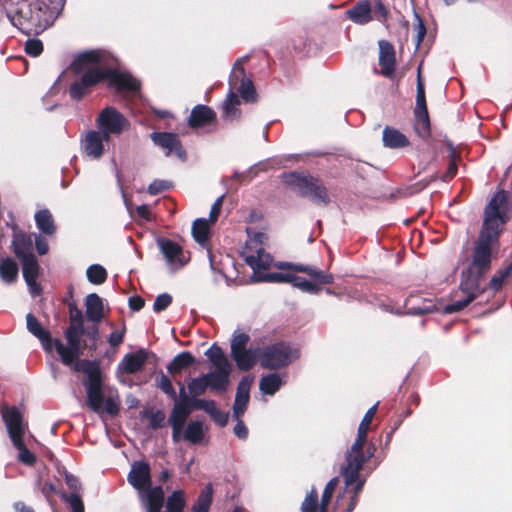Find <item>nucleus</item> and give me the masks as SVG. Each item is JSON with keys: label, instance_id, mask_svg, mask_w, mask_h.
I'll list each match as a JSON object with an SVG mask.
<instances>
[{"label": "nucleus", "instance_id": "1", "mask_svg": "<svg viewBox=\"0 0 512 512\" xmlns=\"http://www.w3.org/2000/svg\"><path fill=\"white\" fill-rule=\"evenodd\" d=\"M83 334V330L68 327L65 332L68 346L56 339L53 340V347L60 355L63 364H74L75 371L83 372L87 376L88 382L84 383L87 406L101 417L104 414L115 416L120 410V398L117 391L104 390L99 364L96 361L86 359L74 363L81 353V337Z\"/></svg>", "mask_w": 512, "mask_h": 512}, {"label": "nucleus", "instance_id": "2", "mask_svg": "<svg viewBox=\"0 0 512 512\" xmlns=\"http://www.w3.org/2000/svg\"><path fill=\"white\" fill-rule=\"evenodd\" d=\"M107 55L101 50H88L80 53L71 63L75 73L83 72L81 78L73 82L69 89L70 97L80 100L90 90L104 79L109 85L119 91L137 93L140 82L130 73L120 72L106 66Z\"/></svg>", "mask_w": 512, "mask_h": 512}, {"label": "nucleus", "instance_id": "3", "mask_svg": "<svg viewBox=\"0 0 512 512\" xmlns=\"http://www.w3.org/2000/svg\"><path fill=\"white\" fill-rule=\"evenodd\" d=\"M507 200L504 191L498 192L487 204L482 230L473 250L472 262L468 269L485 274L491 265L492 248L498 242L502 225L505 223L503 205Z\"/></svg>", "mask_w": 512, "mask_h": 512}, {"label": "nucleus", "instance_id": "4", "mask_svg": "<svg viewBox=\"0 0 512 512\" xmlns=\"http://www.w3.org/2000/svg\"><path fill=\"white\" fill-rule=\"evenodd\" d=\"M263 233H257L241 251L245 263L253 270L252 282L290 283L292 274L281 272H266L272 265L273 259L262 247Z\"/></svg>", "mask_w": 512, "mask_h": 512}, {"label": "nucleus", "instance_id": "5", "mask_svg": "<svg viewBox=\"0 0 512 512\" xmlns=\"http://www.w3.org/2000/svg\"><path fill=\"white\" fill-rule=\"evenodd\" d=\"M128 483L138 491L139 500L146 512H161L165 501L161 486H152L151 469L146 461H135L127 475Z\"/></svg>", "mask_w": 512, "mask_h": 512}, {"label": "nucleus", "instance_id": "6", "mask_svg": "<svg viewBox=\"0 0 512 512\" xmlns=\"http://www.w3.org/2000/svg\"><path fill=\"white\" fill-rule=\"evenodd\" d=\"M3 422L13 446L18 450V460L32 466L36 462L35 455L29 451L24 443L28 431V424L24 421L22 413L15 406H4L1 411Z\"/></svg>", "mask_w": 512, "mask_h": 512}, {"label": "nucleus", "instance_id": "7", "mask_svg": "<svg viewBox=\"0 0 512 512\" xmlns=\"http://www.w3.org/2000/svg\"><path fill=\"white\" fill-rule=\"evenodd\" d=\"M283 182L301 196L308 197L312 202L327 206L330 197L327 188L321 181L309 173L292 171L282 175Z\"/></svg>", "mask_w": 512, "mask_h": 512}, {"label": "nucleus", "instance_id": "8", "mask_svg": "<svg viewBox=\"0 0 512 512\" xmlns=\"http://www.w3.org/2000/svg\"><path fill=\"white\" fill-rule=\"evenodd\" d=\"M299 350L286 342H278L261 349L260 364L267 369H280L298 359Z\"/></svg>", "mask_w": 512, "mask_h": 512}, {"label": "nucleus", "instance_id": "9", "mask_svg": "<svg viewBox=\"0 0 512 512\" xmlns=\"http://www.w3.org/2000/svg\"><path fill=\"white\" fill-rule=\"evenodd\" d=\"M65 0L33 1V17L31 18L30 34H39L50 27L63 8Z\"/></svg>", "mask_w": 512, "mask_h": 512}, {"label": "nucleus", "instance_id": "10", "mask_svg": "<svg viewBox=\"0 0 512 512\" xmlns=\"http://www.w3.org/2000/svg\"><path fill=\"white\" fill-rule=\"evenodd\" d=\"M8 21L19 30L30 34L31 18L33 17V2L24 0H0Z\"/></svg>", "mask_w": 512, "mask_h": 512}, {"label": "nucleus", "instance_id": "11", "mask_svg": "<svg viewBox=\"0 0 512 512\" xmlns=\"http://www.w3.org/2000/svg\"><path fill=\"white\" fill-rule=\"evenodd\" d=\"M96 125L106 142L111 135H120L130 127V121L115 107H105L96 118Z\"/></svg>", "mask_w": 512, "mask_h": 512}, {"label": "nucleus", "instance_id": "12", "mask_svg": "<svg viewBox=\"0 0 512 512\" xmlns=\"http://www.w3.org/2000/svg\"><path fill=\"white\" fill-rule=\"evenodd\" d=\"M363 448V444L355 446L354 442L346 452L345 465L341 467V474L346 487L353 485V483L358 479L363 465L367 462V457Z\"/></svg>", "mask_w": 512, "mask_h": 512}, {"label": "nucleus", "instance_id": "13", "mask_svg": "<svg viewBox=\"0 0 512 512\" xmlns=\"http://www.w3.org/2000/svg\"><path fill=\"white\" fill-rule=\"evenodd\" d=\"M415 131L426 138L430 133V121L426 106L425 89L421 80L420 67L418 68L417 86H416V106H415Z\"/></svg>", "mask_w": 512, "mask_h": 512}, {"label": "nucleus", "instance_id": "14", "mask_svg": "<svg viewBox=\"0 0 512 512\" xmlns=\"http://www.w3.org/2000/svg\"><path fill=\"white\" fill-rule=\"evenodd\" d=\"M248 59L249 56H243L235 62L232 74L230 75L229 83L230 86H234L240 79V86L238 88V91L240 93L241 98L246 102H254L257 98L256 90L252 80L246 78L245 70L243 67V64L247 62Z\"/></svg>", "mask_w": 512, "mask_h": 512}, {"label": "nucleus", "instance_id": "15", "mask_svg": "<svg viewBox=\"0 0 512 512\" xmlns=\"http://www.w3.org/2000/svg\"><path fill=\"white\" fill-rule=\"evenodd\" d=\"M157 244L171 272L185 266L187 260L179 244L169 239H158Z\"/></svg>", "mask_w": 512, "mask_h": 512}, {"label": "nucleus", "instance_id": "16", "mask_svg": "<svg viewBox=\"0 0 512 512\" xmlns=\"http://www.w3.org/2000/svg\"><path fill=\"white\" fill-rule=\"evenodd\" d=\"M150 138L155 145L166 151V156L175 153L179 158H185V150L183 149L181 142L176 134L168 132H153L150 134Z\"/></svg>", "mask_w": 512, "mask_h": 512}, {"label": "nucleus", "instance_id": "17", "mask_svg": "<svg viewBox=\"0 0 512 512\" xmlns=\"http://www.w3.org/2000/svg\"><path fill=\"white\" fill-rule=\"evenodd\" d=\"M484 274H480L475 271L468 269L462 272V278L459 285V290L463 295L471 296L472 299H476L478 296L485 292V288L481 287L480 280Z\"/></svg>", "mask_w": 512, "mask_h": 512}, {"label": "nucleus", "instance_id": "18", "mask_svg": "<svg viewBox=\"0 0 512 512\" xmlns=\"http://www.w3.org/2000/svg\"><path fill=\"white\" fill-rule=\"evenodd\" d=\"M250 387L251 380H249L246 377L242 378L237 385L232 415L234 420H239V418H241L244 415L247 409L250 399Z\"/></svg>", "mask_w": 512, "mask_h": 512}, {"label": "nucleus", "instance_id": "19", "mask_svg": "<svg viewBox=\"0 0 512 512\" xmlns=\"http://www.w3.org/2000/svg\"><path fill=\"white\" fill-rule=\"evenodd\" d=\"M379 65L381 74L391 78L395 72V51L393 46L385 40L379 41Z\"/></svg>", "mask_w": 512, "mask_h": 512}, {"label": "nucleus", "instance_id": "20", "mask_svg": "<svg viewBox=\"0 0 512 512\" xmlns=\"http://www.w3.org/2000/svg\"><path fill=\"white\" fill-rule=\"evenodd\" d=\"M148 359V353L144 349H139L134 353L126 354L119 363L118 369L127 373L134 374L142 370Z\"/></svg>", "mask_w": 512, "mask_h": 512}, {"label": "nucleus", "instance_id": "21", "mask_svg": "<svg viewBox=\"0 0 512 512\" xmlns=\"http://www.w3.org/2000/svg\"><path fill=\"white\" fill-rule=\"evenodd\" d=\"M260 348H247L230 353L240 371H249L260 360Z\"/></svg>", "mask_w": 512, "mask_h": 512}, {"label": "nucleus", "instance_id": "22", "mask_svg": "<svg viewBox=\"0 0 512 512\" xmlns=\"http://www.w3.org/2000/svg\"><path fill=\"white\" fill-rule=\"evenodd\" d=\"M27 330L39 339L45 351L51 352L53 349V340L49 331L43 328L39 320L31 313L26 315Z\"/></svg>", "mask_w": 512, "mask_h": 512}, {"label": "nucleus", "instance_id": "23", "mask_svg": "<svg viewBox=\"0 0 512 512\" xmlns=\"http://www.w3.org/2000/svg\"><path fill=\"white\" fill-rule=\"evenodd\" d=\"M103 142H106V139L100 131H89L83 141L84 152L93 159H99L104 153Z\"/></svg>", "mask_w": 512, "mask_h": 512}, {"label": "nucleus", "instance_id": "24", "mask_svg": "<svg viewBox=\"0 0 512 512\" xmlns=\"http://www.w3.org/2000/svg\"><path fill=\"white\" fill-rule=\"evenodd\" d=\"M232 370L228 368H215L214 371L206 373L209 389L215 392H225L230 383Z\"/></svg>", "mask_w": 512, "mask_h": 512}, {"label": "nucleus", "instance_id": "25", "mask_svg": "<svg viewBox=\"0 0 512 512\" xmlns=\"http://www.w3.org/2000/svg\"><path fill=\"white\" fill-rule=\"evenodd\" d=\"M12 247L14 254L20 261L35 256L33 253L32 237L25 233H14Z\"/></svg>", "mask_w": 512, "mask_h": 512}, {"label": "nucleus", "instance_id": "26", "mask_svg": "<svg viewBox=\"0 0 512 512\" xmlns=\"http://www.w3.org/2000/svg\"><path fill=\"white\" fill-rule=\"evenodd\" d=\"M348 18L355 24L365 25L373 20L372 6L369 0H359L347 12Z\"/></svg>", "mask_w": 512, "mask_h": 512}, {"label": "nucleus", "instance_id": "27", "mask_svg": "<svg viewBox=\"0 0 512 512\" xmlns=\"http://www.w3.org/2000/svg\"><path fill=\"white\" fill-rule=\"evenodd\" d=\"M86 317L89 321L99 323L104 317V306L102 298L96 294L91 293L85 299Z\"/></svg>", "mask_w": 512, "mask_h": 512}, {"label": "nucleus", "instance_id": "28", "mask_svg": "<svg viewBox=\"0 0 512 512\" xmlns=\"http://www.w3.org/2000/svg\"><path fill=\"white\" fill-rule=\"evenodd\" d=\"M404 309V313L409 315L428 314L437 310L432 301L421 299L416 296H411L406 300Z\"/></svg>", "mask_w": 512, "mask_h": 512}, {"label": "nucleus", "instance_id": "29", "mask_svg": "<svg viewBox=\"0 0 512 512\" xmlns=\"http://www.w3.org/2000/svg\"><path fill=\"white\" fill-rule=\"evenodd\" d=\"M215 112L206 105H196L190 114L188 123L192 128L210 124L215 119Z\"/></svg>", "mask_w": 512, "mask_h": 512}, {"label": "nucleus", "instance_id": "30", "mask_svg": "<svg viewBox=\"0 0 512 512\" xmlns=\"http://www.w3.org/2000/svg\"><path fill=\"white\" fill-rule=\"evenodd\" d=\"M19 267L17 262L10 258L4 257L0 259V279L7 285L17 281Z\"/></svg>", "mask_w": 512, "mask_h": 512}, {"label": "nucleus", "instance_id": "31", "mask_svg": "<svg viewBox=\"0 0 512 512\" xmlns=\"http://www.w3.org/2000/svg\"><path fill=\"white\" fill-rule=\"evenodd\" d=\"M382 138L384 146L392 149L402 148L409 144V141L404 134L391 127L384 128Z\"/></svg>", "mask_w": 512, "mask_h": 512}, {"label": "nucleus", "instance_id": "32", "mask_svg": "<svg viewBox=\"0 0 512 512\" xmlns=\"http://www.w3.org/2000/svg\"><path fill=\"white\" fill-rule=\"evenodd\" d=\"M35 223L40 232L45 235H52L56 231V225L51 212L48 209H41L34 215Z\"/></svg>", "mask_w": 512, "mask_h": 512}, {"label": "nucleus", "instance_id": "33", "mask_svg": "<svg viewBox=\"0 0 512 512\" xmlns=\"http://www.w3.org/2000/svg\"><path fill=\"white\" fill-rule=\"evenodd\" d=\"M192 410L195 409L192 408L191 403L175 402L169 416V423L184 427L185 422Z\"/></svg>", "mask_w": 512, "mask_h": 512}, {"label": "nucleus", "instance_id": "34", "mask_svg": "<svg viewBox=\"0 0 512 512\" xmlns=\"http://www.w3.org/2000/svg\"><path fill=\"white\" fill-rule=\"evenodd\" d=\"M284 383L282 377L277 373L263 376L259 381V389L265 395H274Z\"/></svg>", "mask_w": 512, "mask_h": 512}, {"label": "nucleus", "instance_id": "35", "mask_svg": "<svg viewBox=\"0 0 512 512\" xmlns=\"http://www.w3.org/2000/svg\"><path fill=\"white\" fill-rule=\"evenodd\" d=\"M205 356L209 359L214 368L233 369L232 364L229 362L222 348L217 344H213L208 350H206Z\"/></svg>", "mask_w": 512, "mask_h": 512}, {"label": "nucleus", "instance_id": "36", "mask_svg": "<svg viewBox=\"0 0 512 512\" xmlns=\"http://www.w3.org/2000/svg\"><path fill=\"white\" fill-rule=\"evenodd\" d=\"M194 362L195 358L190 352H181L168 364L167 370L170 374H177L191 366Z\"/></svg>", "mask_w": 512, "mask_h": 512}, {"label": "nucleus", "instance_id": "37", "mask_svg": "<svg viewBox=\"0 0 512 512\" xmlns=\"http://www.w3.org/2000/svg\"><path fill=\"white\" fill-rule=\"evenodd\" d=\"M377 409V404L370 407L367 412L365 413L363 419L361 420L358 431H357V437L355 439V446H358V444L365 445L367 440V433L372 421V418L374 417Z\"/></svg>", "mask_w": 512, "mask_h": 512}, {"label": "nucleus", "instance_id": "38", "mask_svg": "<svg viewBox=\"0 0 512 512\" xmlns=\"http://www.w3.org/2000/svg\"><path fill=\"white\" fill-rule=\"evenodd\" d=\"M194 240L201 246H205L209 237V221L204 218L196 219L192 224Z\"/></svg>", "mask_w": 512, "mask_h": 512}, {"label": "nucleus", "instance_id": "39", "mask_svg": "<svg viewBox=\"0 0 512 512\" xmlns=\"http://www.w3.org/2000/svg\"><path fill=\"white\" fill-rule=\"evenodd\" d=\"M239 104L238 96L230 89L222 106L224 116L230 120L239 118L240 110L237 108Z\"/></svg>", "mask_w": 512, "mask_h": 512}, {"label": "nucleus", "instance_id": "40", "mask_svg": "<svg viewBox=\"0 0 512 512\" xmlns=\"http://www.w3.org/2000/svg\"><path fill=\"white\" fill-rule=\"evenodd\" d=\"M213 487L207 484L192 507V512H208L212 503Z\"/></svg>", "mask_w": 512, "mask_h": 512}, {"label": "nucleus", "instance_id": "41", "mask_svg": "<svg viewBox=\"0 0 512 512\" xmlns=\"http://www.w3.org/2000/svg\"><path fill=\"white\" fill-rule=\"evenodd\" d=\"M203 437L204 429L200 421H191L183 433V438L192 444L200 443Z\"/></svg>", "mask_w": 512, "mask_h": 512}, {"label": "nucleus", "instance_id": "42", "mask_svg": "<svg viewBox=\"0 0 512 512\" xmlns=\"http://www.w3.org/2000/svg\"><path fill=\"white\" fill-rule=\"evenodd\" d=\"M185 507V496L182 490H176L168 496L166 511L161 512H182Z\"/></svg>", "mask_w": 512, "mask_h": 512}, {"label": "nucleus", "instance_id": "43", "mask_svg": "<svg viewBox=\"0 0 512 512\" xmlns=\"http://www.w3.org/2000/svg\"><path fill=\"white\" fill-rule=\"evenodd\" d=\"M208 388V382L205 374L192 378L188 383V391L191 399H199L198 396L203 395Z\"/></svg>", "mask_w": 512, "mask_h": 512}, {"label": "nucleus", "instance_id": "44", "mask_svg": "<svg viewBox=\"0 0 512 512\" xmlns=\"http://www.w3.org/2000/svg\"><path fill=\"white\" fill-rule=\"evenodd\" d=\"M155 386L160 389L164 394H166L168 397L176 401L177 394L173 387V384L170 380V378L165 375L162 371L157 373L156 379H155Z\"/></svg>", "mask_w": 512, "mask_h": 512}, {"label": "nucleus", "instance_id": "45", "mask_svg": "<svg viewBox=\"0 0 512 512\" xmlns=\"http://www.w3.org/2000/svg\"><path fill=\"white\" fill-rule=\"evenodd\" d=\"M86 276L90 283L100 285L106 281L107 271L99 264H92L87 268Z\"/></svg>", "mask_w": 512, "mask_h": 512}, {"label": "nucleus", "instance_id": "46", "mask_svg": "<svg viewBox=\"0 0 512 512\" xmlns=\"http://www.w3.org/2000/svg\"><path fill=\"white\" fill-rule=\"evenodd\" d=\"M290 284H292L293 287L298 288L299 290L308 294H318L321 290L319 285L294 274H292Z\"/></svg>", "mask_w": 512, "mask_h": 512}, {"label": "nucleus", "instance_id": "47", "mask_svg": "<svg viewBox=\"0 0 512 512\" xmlns=\"http://www.w3.org/2000/svg\"><path fill=\"white\" fill-rule=\"evenodd\" d=\"M22 264V274L24 279L38 278L40 266L36 256L20 261Z\"/></svg>", "mask_w": 512, "mask_h": 512}, {"label": "nucleus", "instance_id": "48", "mask_svg": "<svg viewBox=\"0 0 512 512\" xmlns=\"http://www.w3.org/2000/svg\"><path fill=\"white\" fill-rule=\"evenodd\" d=\"M249 341L250 336L247 333L238 330L234 331L230 343V353L247 349Z\"/></svg>", "mask_w": 512, "mask_h": 512}, {"label": "nucleus", "instance_id": "49", "mask_svg": "<svg viewBox=\"0 0 512 512\" xmlns=\"http://www.w3.org/2000/svg\"><path fill=\"white\" fill-rule=\"evenodd\" d=\"M192 408L195 410H202L210 417L219 409L213 400L207 399H191Z\"/></svg>", "mask_w": 512, "mask_h": 512}, {"label": "nucleus", "instance_id": "50", "mask_svg": "<svg viewBox=\"0 0 512 512\" xmlns=\"http://www.w3.org/2000/svg\"><path fill=\"white\" fill-rule=\"evenodd\" d=\"M192 408L195 410H202L210 417L219 409L213 400L207 399H191Z\"/></svg>", "mask_w": 512, "mask_h": 512}, {"label": "nucleus", "instance_id": "51", "mask_svg": "<svg viewBox=\"0 0 512 512\" xmlns=\"http://www.w3.org/2000/svg\"><path fill=\"white\" fill-rule=\"evenodd\" d=\"M318 506V493L315 488L306 495L304 501L301 504L302 512H317Z\"/></svg>", "mask_w": 512, "mask_h": 512}, {"label": "nucleus", "instance_id": "52", "mask_svg": "<svg viewBox=\"0 0 512 512\" xmlns=\"http://www.w3.org/2000/svg\"><path fill=\"white\" fill-rule=\"evenodd\" d=\"M463 296L464 297L462 299H459L457 301H454L451 304L444 306L443 313L452 314L455 312H459V311L463 310L464 308H466L473 301L472 295L471 296L463 295Z\"/></svg>", "mask_w": 512, "mask_h": 512}, {"label": "nucleus", "instance_id": "53", "mask_svg": "<svg viewBox=\"0 0 512 512\" xmlns=\"http://www.w3.org/2000/svg\"><path fill=\"white\" fill-rule=\"evenodd\" d=\"M337 484L338 478L334 477L329 480L322 493L320 506L328 508Z\"/></svg>", "mask_w": 512, "mask_h": 512}, {"label": "nucleus", "instance_id": "54", "mask_svg": "<svg viewBox=\"0 0 512 512\" xmlns=\"http://www.w3.org/2000/svg\"><path fill=\"white\" fill-rule=\"evenodd\" d=\"M306 274H308L312 279L318 281L320 284H330L333 282V276L331 274L325 273L324 271L318 270L312 266H308Z\"/></svg>", "mask_w": 512, "mask_h": 512}, {"label": "nucleus", "instance_id": "55", "mask_svg": "<svg viewBox=\"0 0 512 512\" xmlns=\"http://www.w3.org/2000/svg\"><path fill=\"white\" fill-rule=\"evenodd\" d=\"M62 498L69 504L72 512H84L83 501L77 493H71L69 495L63 494Z\"/></svg>", "mask_w": 512, "mask_h": 512}, {"label": "nucleus", "instance_id": "56", "mask_svg": "<svg viewBox=\"0 0 512 512\" xmlns=\"http://www.w3.org/2000/svg\"><path fill=\"white\" fill-rule=\"evenodd\" d=\"M413 30L416 33V48H418L426 35V27L419 14L416 12H414Z\"/></svg>", "mask_w": 512, "mask_h": 512}, {"label": "nucleus", "instance_id": "57", "mask_svg": "<svg viewBox=\"0 0 512 512\" xmlns=\"http://www.w3.org/2000/svg\"><path fill=\"white\" fill-rule=\"evenodd\" d=\"M373 19L384 23L388 18V10L381 0H375L372 8Z\"/></svg>", "mask_w": 512, "mask_h": 512}, {"label": "nucleus", "instance_id": "58", "mask_svg": "<svg viewBox=\"0 0 512 512\" xmlns=\"http://www.w3.org/2000/svg\"><path fill=\"white\" fill-rule=\"evenodd\" d=\"M43 51V44L39 39H29L25 43V52L33 57L39 56Z\"/></svg>", "mask_w": 512, "mask_h": 512}, {"label": "nucleus", "instance_id": "59", "mask_svg": "<svg viewBox=\"0 0 512 512\" xmlns=\"http://www.w3.org/2000/svg\"><path fill=\"white\" fill-rule=\"evenodd\" d=\"M172 302V297L168 293L160 294L156 297L154 304H153V310L157 313L165 310Z\"/></svg>", "mask_w": 512, "mask_h": 512}, {"label": "nucleus", "instance_id": "60", "mask_svg": "<svg viewBox=\"0 0 512 512\" xmlns=\"http://www.w3.org/2000/svg\"><path fill=\"white\" fill-rule=\"evenodd\" d=\"M171 186V182L167 180H154L149 184L147 191L151 195H157L162 191L170 189Z\"/></svg>", "mask_w": 512, "mask_h": 512}, {"label": "nucleus", "instance_id": "61", "mask_svg": "<svg viewBox=\"0 0 512 512\" xmlns=\"http://www.w3.org/2000/svg\"><path fill=\"white\" fill-rule=\"evenodd\" d=\"M508 277V271L499 270L496 274L493 275L489 282V288L494 290L495 292L500 290L503 285V282Z\"/></svg>", "mask_w": 512, "mask_h": 512}, {"label": "nucleus", "instance_id": "62", "mask_svg": "<svg viewBox=\"0 0 512 512\" xmlns=\"http://www.w3.org/2000/svg\"><path fill=\"white\" fill-rule=\"evenodd\" d=\"M223 198L224 196L221 195L219 196L215 202L213 203L212 207H211V210H210V213H209V221L213 224L217 221L218 219V216L220 214V210H221V207H222V203H223Z\"/></svg>", "mask_w": 512, "mask_h": 512}, {"label": "nucleus", "instance_id": "63", "mask_svg": "<svg viewBox=\"0 0 512 512\" xmlns=\"http://www.w3.org/2000/svg\"><path fill=\"white\" fill-rule=\"evenodd\" d=\"M69 327L84 331L83 314L81 310L75 309V312L71 313Z\"/></svg>", "mask_w": 512, "mask_h": 512}, {"label": "nucleus", "instance_id": "64", "mask_svg": "<svg viewBox=\"0 0 512 512\" xmlns=\"http://www.w3.org/2000/svg\"><path fill=\"white\" fill-rule=\"evenodd\" d=\"M211 418L217 425H219L220 427H224L228 423L229 414L220 409H217V411L212 415Z\"/></svg>", "mask_w": 512, "mask_h": 512}]
</instances>
